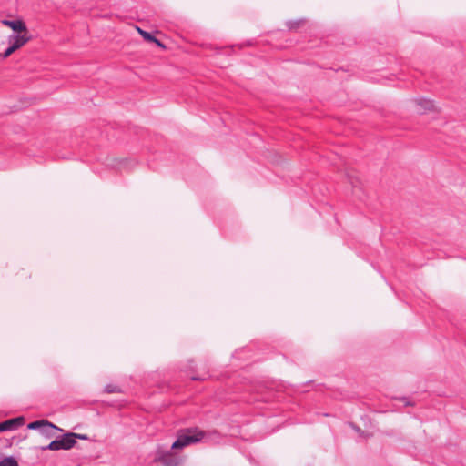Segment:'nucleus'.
Here are the masks:
<instances>
[{"mask_svg":"<svg viewBox=\"0 0 466 466\" xmlns=\"http://www.w3.org/2000/svg\"><path fill=\"white\" fill-rule=\"evenodd\" d=\"M206 432L198 427L181 429L177 433V440L172 443L171 450H182L203 440Z\"/></svg>","mask_w":466,"mask_h":466,"instance_id":"f257e3e1","label":"nucleus"},{"mask_svg":"<svg viewBox=\"0 0 466 466\" xmlns=\"http://www.w3.org/2000/svg\"><path fill=\"white\" fill-rule=\"evenodd\" d=\"M173 450H166L163 446L158 445L155 451L153 461L160 463L161 466H180L182 459L172 451Z\"/></svg>","mask_w":466,"mask_h":466,"instance_id":"f03ea898","label":"nucleus"},{"mask_svg":"<svg viewBox=\"0 0 466 466\" xmlns=\"http://www.w3.org/2000/svg\"><path fill=\"white\" fill-rule=\"evenodd\" d=\"M71 435L69 433H65L62 435L60 439H56L52 441L48 445L42 446L40 449L42 451L50 450V451H59V450H70L73 448V442L70 439Z\"/></svg>","mask_w":466,"mask_h":466,"instance_id":"7ed1b4c3","label":"nucleus"},{"mask_svg":"<svg viewBox=\"0 0 466 466\" xmlns=\"http://www.w3.org/2000/svg\"><path fill=\"white\" fill-rule=\"evenodd\" d=\"M32 36L27 31H23L17 34H12L8 36L10 45L13 46L14 49L17 50L31 40Z\"/></svg>","mask_w":466,"mask_h":466,"instance_id":"20e7f679","label":"nucleus"},{"mask_svg":"<svg viewBox=\"0 0 466 466\" xmlns=\"http://www.w3.org/2000/svg\"><path fill=\"white\" fill-rule=\"evenodd\" d=\"M24 423L25 418L23 416L6 420L0 422V432L15 430L23 426Z\"/></svg>","mask_w":466,"mask_h":466,"instance_id":"39448f33","label":"nucleus"},{"mask_svg":"<svg viewBox=\"0 0 466 466\" xmlns=\"http://www.w3.org/2000/svg\"><path fill=\"white\" fill-rule=\"evenodd\" d=\"M1 24L5 26L10 27L15 33H21L23 31H27L26 25L22 19H17V20L3 19V20H1Z\"/></svg>","mask_w":466,"mask_h":466,"instance_id":"423d86ee","label":"nucleus"},{"mask_svg":"<svg viewBox=\"0 0 466 466\" xmlns=\"http://www.w3.org/2000/svg\"><path fill=\"white\" fill-rule=\"evenodd\" d=\"M415 104L418 106L417 111L420 114H424L427 111H431L434 109L433 101L426 98H417L414 100Z\"/></svg>","mask_w":466,"mask_h":466,"instance_id":"0eeeda50","label":"nucleus"},{"mask_svg":"<svg viewBox=\"0 0 466 466\" xmlns=\"http://www.w3.org/2000/svg\"><path fill=\"white\" fill-rule=\"evenodd\" d=\"M56 431H63V430L61 428L53 424V427L43 426L40 432L46 438L50 439L55 436Z\"/></svg>","mask_w":466,"mask_h":466,"instance_id":"6e6552de","label":"nucleus"},{"mask_svg":"<svg viewBox=\"0 0 466 466\" xmlns=\"http://www.w3.org/2000/svg\"><path fill=\"white\" fill-rule=\"evenodd\" d=\"M43 426L53 427V423L48 421L47 420H35L27 424V429L41 431Z\"/></svg>","mask_w":466,"mask_h":466,"instance_id":"1a4fd4ad","label":"nucleus"},{"mask_svg":"<svg viewBox=\"0 0 466 466\" xmlns=\"http://www.w3.org/2000/svg\"><path fill=\"white\" fill-rule=\"evenodd\" d=\"M306 23L305 19L289 20L286 25L289 31H295Z\"/></svg>","mask_w":466,"mask_h":466,"instance_id":"9d476101","label":"nucleus"},{"mask_svg":"<svg viewBox=\"0 0 466 466\" xmlns=\"http://www.w3.org/2000/svg\"><path fill=\"white\" fill-rule=\"evenodd\" d=\"M0 466H18V462L14 457L9 456L0 461Z\"/></svg>","mask_w":466,"mask_h":466,"instance_id":"9b49d317","label":"nucleus"},{"mask_svg":"<svg viewBox=\"0 0 466 466\" xmlns=\"http://www.w3.org/2000/svg\"><path fill=\"white\" fill-rule=\"evenodd\" d=\"M138 33L143 36V38L147 42L156 41V36H154L151 33L142 30L139 27H137Z\"/></svg>","mask_w":466,"mask_h":466,"instance_id":"f8f14e48","label":"nucleus"},{"mask_svg":"<svg viewBox=\"0 0 466 466\" xmlns=\"http://www.w3.org/2000/svg\"><path fill=\"white\" fill-rule=\"evenodd\" d=\"M69 435H71L70 439H72L73 447L76 444V440H88L87 435L86 434H80V433H74V432H68Z\"/></svg>","mask_w":466,"mask_h":466,"instance_id":"ddd939ff","label":"nucleus"},{"mask_svg":"<svg viewBox=\"0 0 466 466\" xmlns=\"http://www.w3.org/2000/svg\"><path fill=\"white\" fill-rule=\"evenodd\" d=\"M105 392H106V393H120L121 392V389L118 386H116V385L107 384L105 387Z\"/></svg>","mask_w":466,"mask_h":466,"instance_id":"4468645a","label":"nucleus"},{"mask_svg":"<svg viewBox=\"0 0 466 466\" xmlns=\"http://www.w3.org/2000/svg\"><path fill=\"white\" fill-rule=\"evenodd\" d=\"M350 425L360 437L369 438L371 435L362 431L359 426L355 425L354 423H350Z\"/></svg>","mask_w":466,"mask_h":466,"instance_id":"2eb2a0df","label":"nucleus"},{"mask_svg":"<svg viewBox=\"0 0 466 466\" xmlns=\"http://www.w3.org/2000/svg\"><path fill=\"white\" fill-rule=\"evenodd\" d=\"M15 51H16L15 49H14L13 46L10 45L5 50L4 53H0V57L2 59H5L7 58L9 56H11Z\"/></svg>","mask_w":466,"mask_h":466,"instance_id":"dca6fc26","label":"nucleus"},{"mask_svg":"<svg viewBox=\"0 0 466 466\" xmlns=\"http://www.w3.org/2000/svg\"><path fill=\"white\" fill-rule=\"evenodd\" d=\"M152 43H155L157 46L161 47V48H165V45L160 41L158 40L157 37H156V41H153Z\"/></svg>","mask_w":466,"mask_h":466,"instance_id":"f3484780","label":"nucleus"},{"mask_svg":"<svg viewBox=\"0 0 466 466\" xmlns=\"http://www.w3.org/2000/svg\"><path fill=\"white\" fill-rule=\"evenodd\" d=\"M400 400H402V401H405V406H413V403L409 401V400H407V399L405 397L400 398Z\"/></svg>","mask_w":466,"mask_h":466,"instance_id":"a211bd4d","label":"nucleus"},{"mask_svg":"<svg viewBox=\"0 0 466 466\" xmlns=\"http://www.w3.org/2000/svg\"><path fill=\"white\" fill-rule=\"evenodd\" d=\"M192 380H205V379H204V378L195 377V376H194V377H192Z\"/></svg>","mask_w":466,"mask_h":466,"instance_id":"6ab92c4d","label":"nucleus"}]
</instances>
